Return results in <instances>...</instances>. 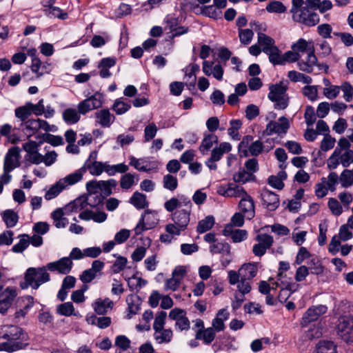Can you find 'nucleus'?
Instances as JSON below:
<instances>
[{
  "label": "nucleus",
  "mask_w": 353,
  "mask_h": 353,
  "mask_svg": "<svg viewBox=\"0 0 353 353\" xmlns=\"http://www.w3.org/2000/svg\"><path fill=\"white\" fill-rule=\"evenodd\" d=\"M327 307L324 305L310 307L304 314L302 318L301 325L305 326L308 323L318 320L321 315L327 312Z\"/></svg>",
  "instance_id": "5701e85b"
},
{
  "label": "nucleus",
  "mask_w": 353,
  "mask_h": 353,
  "mask_svg": "<svg viewBox=\"0 0 353 353\" xmlns=\"http://www.w3.org/2000/svg\"><path fill=\"white\" fill-rule=\"evenodd\" d=\"M159 222V218L157 211L145 210L134 228L135 236L141 235L144 231L154 228Z\"/></svg>",
  "instance_id": "0eeeda50"
},
{
  "label": "nucleus",
  "mask_w": 353,
  "mask_h": 353,
  "mask_svg": "<svg viewBox=\"0 0 353 353\" xmlns=\"http://www.w3.org/2000/svg\"><path fill=\"white\" fill-rule=\"evenodd\" d=\"M97 158L98 152L97 150L91 151L83 165L85 173L88 171L91 175L98 176L103 172L104 161H99Z\"/></svg>",
  "instance_id": "4468645a"
},
{
  "label": "nucleus",
  "mask_w": 353,
  "mask_h": 353,
  "mask_svg": "<svg viewBox=\"0 0 353 353\" xmlns=\"http://www.w3.org/2000/svg\"><path fill=\"white\" fill-rule=\"evenodd\" d=\"M19 152L17 148H13L8 150L4 159L3 169L7 171H12L19 165Z\"/></svg>",
  "instance_id": "c756f323"
},
{
  "label": "nucleus",
  "mask_w": 353,
  "mask_h": 353,
  "mask_svg": "<svg viewBox=\"0 0 353 353\" xmlns=\"http://www.w3.org/2000/svg\"><path fill=\"white\" fill-rule=\"evenodd\" d=\"M169 318L175 321V329L178 331H188L190 322L186 316V312L180 308H174L169 313Z\"/></svg>",
  "instance_id": "aec40b11"
},
{
  "label": "nucleus",
  "mask_w": 353,
  "mask_h": 353,
  "mask_svg": "<svg viewBox=\"0 0 353 353\" xmlns=\"http://www.w3.org/2000/svg\"><path fill=\"white\" fill-rule=\"evenodd\" d=\"M163 188L173 192L178 187V181L176 176L172 174H166L163 178Z\"/></svg>",
  "instance_id": "e2e57ef3"
},
{
  "label": "nucleus",
  "mask_w": 353,
  "mask_h": 353,
  "mask_svg": "<svg viewBox=\"0 0 353 353\" xmlns=\"http://www.w3.org/2000/svg\"><path fill=\"white\" fill-rule=\"evenodd\" d=\"M255 239L257 243L253 245L252 252L256 256L259 257L263 256L274 243L273 237L265 233L257 234Z\"/></svg>",
  "instance_id": "f3484780"
},
{
  "label": "nucleus",
  "mask_w": 353,
  "mask_h": 353,
  "mask_svg": "<svg viewBox=\"0 0 353 353\" xmlns=\"http://www.w3.org/2000/svg\"><path fill=\"white\" fill-rule=\"evenodd\" d=\"M185 274V270L183 267L175 268L172 272V278L167 279L165 281V288L172 291L177 290Z\"/></svg>",
  "instance_id": "a878e982"
},
{
  "label": "nucleus",
  "mask_w": 353,
  "mask_h": 353,
  "mask_svg": "<svg viewBox=\"0 0 353 353\" xmlns=\"http://www.w3.org/2000/svg\"><path fill=\"white\" fill-rule=\"evenodd\" d=\"M2 219L6 227L11 228L17 225L19 221V216L13 210H6L2 213Z\"/></svg>",
  "instance_id": "de8ad7c7"
},
{
  "label": "nucleus",
  "mask_w": 353,
  "mask_h": 353,
  "mask_svg": "<svg viewBox=\"0 0 353 353\" xmlns=\"http://www.w3.org/2000/svg\"><path fill=\"white\" fill-rule=\"evenodd\" d=\"M257 263H249L243 264L241 268V278L251 281L256 276L258 272Z\"/></svg>",
  "instance_id": "f704fd0d"
},
{
  "label": "nucleus",
  "mask_w": 353,
  "mask_h": 353,
  "mask_svg": "<svg viewBox=\"0 0 353 353\" xmlns=\"http://www.w3.org/2000/svg\"><path fill=\"white\" fill-rule=\"evenodd\" d=\"M64 189L65 188L62 185V182L59 181L46 192L44 197L48 201L51 200L57 197Z\"/></svg>",
  "instance_id": "052dcab7"
},
{
  "label": "nucleus",
  "mask_w": 353,
  "mask_h": 353,
  "mask_svg": "<svg viewBox=\"0 0 353 353\" xmlns=\"http://www.w3.org/2000/svg\"><path fill=\"white\" fill-rule=\"evenodd\" d=\"M267 145H264L260 140L253 141L252 135L244 136L239 143L238 150L241 156L248 157L250 155L257 157L264 152H269L274 146V142L272 139H267L265 141Z\"/></svg>",
  "instance_id": "7ed1b4c3"
},
{
  "label": "nucleus",
  "mask_w": 353,
  "mask_h": 353,
  "mask_svg": "<svg viewBox=\"0 0 353 353\" xmlns=\"http://www.w3.org/2000/svg\"><path fill=\"white\" fill-rule=\"evenodd\" d=\"M230 128L228 130V134L232 139L239 141L241 139V135L239 133V130L242 126V122L239 119H232L230 121Z\"/></svg>",
  "instance_id": "6e6d98bb"
},
{
  "label": "nucleus",
  "mask_w": 353,
  "mask_h": 353,
  "mask_svg": "<svg viewBox=\"0 0 353 353\" xmlns=\"http://www.w3.org/2000/svg\"><path fill=\"white\" fill-rule=\"evenodd\" d=\"M18 295L16 287L8 286L6 288L0 284V313L5 314L11 307Z\"/></svg>",
  "instance_id": "9d476101"
},
{
  "label": "nucleus",
  "mask_w": 353,
  "mask_h": 353,
  "mask_svg": "<svg viewBox=\"0 0 353 353\" xmlns=\"http://www.w3.org/2000/svg\"><path fill=\"white\" fill-rule=\"evenodd\" d=\"M46 16L50 18H58L59 19L65 20L68 19V14L67 12H63L62 9L59 7H53L51 10L43 9Z\"/></svg>",
  "instance_id": "bf43d9fd"
},
{
  "label": "nucleus",
  "mask_w": 353,
  "mask_h": 353,
  "mask_svg": "<svg viewBox=\"0 0 353 353\" xmlns=\"http://www.w3.org/2000/svg\"><path fill=\"white\" fill-rule=\"evenodd\" d=\"M46 266L39 268H28L23 276V281H21L19 286L22 290L32 288L37 290L42 284L50 281V274Z\"/></svg>",
  "instance_id": "39448f33"
},
{
  "label": "nucleus",
  "mask_w": 353,
  "mask_h": 353,
  "mask_svg": "<svg viewBox=\"0 0 353 353\" xmlns=\"http://www.w3.org/2000/svg\"><path fill=\"white\" fill-rule=\"evenodd\" d=\"M2 338L7 341L0 343V351L13 352L23 349L27 345L25 343L28 340L27 334L17 325L9 326Z\"/></svg>",
  "instance_id": "f03ea898"
},
{
  "label": "nucleus",
  "mask_w": 353,
  "mask_h": 353,
  "mask_svg": "<svg viewBox=\"0 0 353 353\" xmlns=\"http://www.w3.org/2000/svg\"><path fill=\"white\" fill-rule=\"evenodd\" d=\"M264 53L268 56L270 62L274 65H283V54L277 46L273 47L271 50L265 49Z\"/></svg>",
  "instance_id": "79ce46f5"
},
{
  "label": "nucleus",
  "mask_w": 353,
  "mask_h": 353,
  "mask_svg": "<svg viewBox=\"0 0 353 353\" xmlns=\"http://www.w3.org/2000/svg\"><path fill=\"white\" fill-rule=\"evenodd\" d=\"M79 109L68 108L63 110L62 113L63 120L68 125H73L79 122L81 116Z\"/></svg>",
  "instance_id": "e433bc0d"
},
{
  "label": "nucleus",
  "mask_w": 353,
  "mask_h": 353,
  "mask_svg": "<svg viewBox=\"0 0 353 353\" xmlns=\"http://www.w3.org/2000/svg\"><path fill=\"white\" fill-rule=\"evenodd\" d=\"M114 306V303L109 298L97 299L92 303L94 311L99 315H103L110 311Z\"/></svg>",
  "instance_id": "c85d7f7f"
},
{
  "label": "nucleus",
  "mask_w": 353,
  "mask_h": 353,
  "mask_svg": "<svg viewBox=\"0 0 353 353\" xmlns=\"http://www.w3.org/2000/svg\"><path fill=\"white\" fill-rule=\"evenodd\" d=\"M95 122L102 128H110L115 120V117L108 109H101L94 113Z\"/></svg>",
  "instance_id": "bb28decb"
},
{
  "label": "nucleus",
  "mask_w": 353,
  "mask_h": 353,
  "mask_svg": "<svg viewBox=\"0 0 353 353\" xmlns=\"http://www.w3.org/2000/svg\"><path fill=\"white\" fill-rule=\"evenodd\" d=\"M211 49L209 46L203 45L201 48L199 57L205 59L210 56ZM202 70L206 76H213L218 81L223 80V68L220 63L214 64L213 61L204 60Z\"/></svg>",
  "instance_id": "423d86ee"
},
{
  "label": "nucleus",
  "mask_w": 353,
  "mask_h": 353,
  "mask_svg": "<svg viewBox=\"0 0 353 353\" xmlns=\"http://www.w3.org/2000/svg\"><path fill=\"white\" fill-rule=\"evenodd\" d=\"M269 90L268 99L275 103V109H285L288 106V97L286 94L287 87L283 83L273 84L270 86Z\"/></svg>",
  "instance_id": "6e6552de"
},
{
  "label": "nucleus",
  "mask_w": 353,
  "mask_h": 353,
  "mask_svg": "<svg viewBox=\"0 0 353 353\" xmlns=\"http://www.w3.org/2000/svg\"><path fill=\"white\" fill-rule=\"evenodd\" d=\"M238 208L248 220H251L254 217L255 203L254 199L248 192L241 198Z\"/></svg>",
  "instance_id": "412c9836"
},
{
  "label": "nucleus",
  "mask_w": 353,
  "mask_h": 353,
  "mask_svg": "<svg viewBox=\"0 0 353 353\" xmlns=\"http://www.w3.org/2000/svg\"><path fill=\"white\" fill-rule=\"evenodd\" d=\"M327 206L332 214L335 216H340L343 212L342 205L335 198H330L328 199Z\"/></svg>",
  "instance_id": "338daca9"
},
{
  "label": "nucleus",
  "mask_w": 353,
  "mask_h": 353,
  "mask_svg": "<svg viewBox=\"0 0 353 353\" xmlns=\"http://www.w3.org/2000/svg\"><path fill=\"white\" fill-rule=\"evenodd\" d=\"M126 303L128 304V314L125 316L127 319H130L137 314L141 310V299L137 294H130L126 297Z\"/></svg>",
  "instance_id": "cd10ccee"
},
{
  "label": "nucleus",
  "mask_w": 353,
  "mask_h": 353,
  "mask_svg": "<svg viewBox=\"0 0 353 353\" xmlns=\"http://www.w3.org/2000/svg\"><path fill=\"white\" fill-rule=\"evenodd\" d=\"M14 114L17 118L24 123L28 120L32 112L28 103H26L25 105L17 108L14 110Z\"/></svg>",
  "instance_id": "680f3d73"
},
{
  "label": "nucleus",
  "mask_w": 353,
  "mask_h": 353,
  "mask_svg": "<svg viewBox=\"0 0 353 353\" xmlns=\"http://www.w3.org/2000/svg\"><path fill=\"white\" fill-rule=\"evenodd\" d=\"M233 179L236 183H245L247 182L254 181L255 176L251 174V172H248L245 169H241L233 175Z\"/></svg>",
  "instance_id": "13d9d810"
},
{
  "label": "nucleus",
  "mask_w": 353,
  "mask_h": 353,
  "mask_svg": "<svg viewBox=\"0 0 353 353\" xmlns=\"http://www.w3.org/2000/svg\"><path fill=\"white\" fill-rule=\"evenodd\" d=\"M129 159V165L140 172H150L157 170L159 166L158 161L153 159L152 157L137 159L134 156H130Z\"/></svg>",
  "instance_id": "dca6fc26"
},
{
  "label": "nucleus",
  "mask_w": 353,
  "mask_h": 353,
  "mask_svg": "<svg viewBox=\"0 0 353 353\" xmlns=\"http://www.w3.org/2000/svg\"><path fill=\"white\" fill-rule=\"evenodd\" d=\"M138 180V176L136 174L126 172L120 179V186L123 190H128L136 185Z\"/></svg>",
  "instance_id": "37998d69"
},
{
  "label": "nucleus",
  "mask_w": 353,
  "mask_h": 353,
  "mask_svg": "<svg viewBox=\"0 0 353 353\" xmlns=\"http://www.w3.org/2000/svg\"><path fill=\"white\" fill-rule=\"evenodd\" d=\"M154 339L158 344L169 343L173 338V332L171 329H159L154 330Z\"/></svg>",
  "instance_id": "2f4dec72"
},
{
  "label": "nucleus",
  "mask_w": 353,
  "mask_h": 353,
  "mask_svg": "<svg viewBox=\"0 0 353 353\" xmlns=\"http://www.w3.org/2000/svg\"><path fill=\"white\" fill-rule=\"evenodd\" d=\"M131 108V104L128 101L121 97L115 100L112 109L116 112L117 114H123L128 112Z\"/></svg>",
  "instance_id": "09e8293b"
},
{
  "label": "nucleus",
  "mask_w": 353,
  "mask_h": 353,
  "mask_svg": "<svg viewBox=\"0 0 353 353\" xmlns=\"http://www.w3.org/2000/svg\"><path fill=\"white\" fill-rule=\"evenodd\" d=\"M339 183V175L335 172H331L327 177H322L320 182L315 185L314 194L318 199L327 196L329 190L334 192Z\"/></svg>",
  "instance_id": "1a4fd4ad"
},
{
  "label": "nucleus",
  "mask_w": 353,
  "mask_h": 353,
  "mask_svg": "<svg viewBox=\"0 0 353 353\" xmlns=\"http://www.w3.org/2000/svg\"><path fill=\"white\" fill-rule=\"evenodd\" d=\"M290 13L294 22L308 27L316 26L320 20L319 15L305 6L303 0H292Z\"/></svg>",
  "instance_id": "20e7f679"
},
{
  "label": "nucleus",
  "mask_w": 353,
  "mask_h": 353,
  "mask_svg": "<svg viewBox=\"0 0 353 353\" xmlns=\"http://www.w3.org/2000/svg\"><path fill=\"white\" fill-rule=\"evenodd\" d=\"M297 64L300 70L307 73H312L315 66H318L321 69L318 64V59L315 55L314 47L309 49L305 58L299 59Z\"/></svg>",
  "instance_id": "4be33fe9"
},
{
  "label": "nucleus",
  "mask_w": 353,
  "mask_h": 353,
  "mask_svg": "<svg viewBox=\"0 0 353 353\" xmlns=\"http://www.w3.org/2000/svg\"><path fill=\"white\" fill-rule=\"evenodd\" d=\"M163 207L168 212H172V220L181 229H186L190 220L192 203L185 194H178L166 201Z\"/></svg>",
  "instance_id": "f257e3e1"
},
{
  "label": "nucleus",
  "mask_w": 353,
  "mask_h": 353,
  "mask_svg": "<svg viewBox=\"0 0 353 353\" xmlns=\"http://www.w3.org/2000/svg\"><path fill=\"white\" fill-rule=\"evenodd\" d=\"M217 193L225 197L241 198L247 192L245 189L234 183L221 184L217 187Z\"/></svg>",
  "instance_id": "6ab92c4d"
},
{
  "label": "nucleus",
  "mask_w": 353,
  "mask_h": 353,
  "mask_svg": "<svg viewBox=\"0 0 353 353\" xmlns=\"http://www.w3.org/2000/svg\"><path fill=\"white\" fill-rule=\"evenodd\" d=\"M343 93V99L347 102H350L353 98V86L350 83L345 81L340 85V91Z\"/></svg>",
  "instance_id": "774afa93"
},
{
  "label": "nucleus",
  "mask_w": 353,
  "mask_h": 353,
  "mask_svg": "<svg viewBox=\"0 0 353 353\" xmlns=\"http://www.w3.org/2000/svg\"><path fill=\"white\" fill-rule=\"evenodd\" d=\"M84 174V168H83L82 166L74 172L68 174L65 178L59 181L62 182V185H64V188H65L68 185H72L80 181Z\"/></svg>",
  "instance_id": "4c0bfd02"
},
{
  "label": "nucleus",
  "mask_w": 353,
  "mask_h": 353,
  "mask_svg": "<svg viewBox=\"0 0 353 353\" xmlns=\"http://www.w3.org/2000/svg\"><path fill=\"white\" fill-rule=\"evenodd\" d=\"M290 127L289 119L285 117H281L278 122L271 121L265 128L263 133L266 135H272L273 134H278L281 136L285 134Z\"/></svg>",
  "instance_id": "a211bd4d"
},
{
  "label": "nucleus",
  "mask_w": 353,
  "mask_h": 353,
  "mask_svg": "<svg viewBox=\"0 0 353 353\" xmlns=\"http://www.w3.org/2000/svg\"><path fill=\"white\" fill-rule=\"evenodd\" d=\"M323 82L325 88L323 93L324 96L328 99H336L340 93V86L331 84L330 81L326 79H324Z\"/></svg>",
  "instance_id": "a19ab883"
},
{
  "label": "nucleus",
  "mask_w": 353,
  "mask_h": 353,
  "mask_svg": "<svg viewBox=\"0 0 353 353\" xmlns=\"http://www.w3.org/2000/svg\"><path fill=\"white\" fill-rule=\"evenodd\" d=\"M195 337L196 339L202 341L203 344L208 345L214 340L216 332L214 328L209 327L199 332H196Z\"/></svg>",
  "instance_id": "c9c22d12"
},
{
  "label": "nucleus",
  "mask_w": 353,
  "mask_h": 353,
  "mask_svg": "<svg viewBox=\"0 0 353 353\" xmlns=\"http://www.w3.org/2000/svg\"><path fill=\"white\" fill-rule=\"evenodd\" d=\"M86 189L88 192V195L85 198V203L87 205L95 208L101 205L103 201V196L99 194L97 191H92L90 186L86 183Z\"/></svg>",
  "instance_id": "58836bf2"
},
{
  "label": "nucleus",
  "mask_w": 353,
  "mask_h": 353,
  "mask_svg": "<svg viewBox=\"0 0 353 353\" xmlns=\"http://www.w3.org/2000/svg\"><path fill=\"white\" fill-rule=\"evenodd\" d=\"M338 336L345 343L353 344V318L343 316L336 326Z\"/></svg>",
  "instance_id": "9b49d317"
},
{
  "label": "nucleus",
  "mask_w": 353,
  "mask_h": 353,
  "mask_svg": "<svg viewBox=\"0 0 353 353\" xmlns=\"http://www.w3.org/2000/svg\"><path fill=\"white\" fill-rule=\"evenodd\" d=\"M129 203H131L137 210L145 209L148 207L149 202L147 200L146 195L136 191L130 198Z\"/></svg>",
  "instance_id": "473e14b6"
},
{
  "label": "nucleus",
  "mask_w": 353,
  "mask_h": 353,
  "mask_svg": "<svg viewBox=\"0 0 353 353\" xmlns=\"http://www.w3.org/2000/svg\"><path fill=\"white\" fill-rule=\"evenodd\" d=\"M103 101L104 97L103 94L96 92L92 96L79 103L77 108H79V112L82 114H85L90 110L101 107Z\"/></svg>",
  "instance_id": "f8f14e48"
},
{
  "label": "nucleus",
  "mask_w": 353,
  "mask_h": 353,
  "mask_svg": "<svg viewBox=\"0 0 353 353\" xmlns=\"http://www.w3.org/2000/svg\"><path fill=\"white\" fill-rule=\"evenodd\" d=\"M218 142V137L214 133H205L204 137L199 146V150L203 154H205L212 148L214 143Z\"/></svg>",
  "instance_id": "72a5a7b5"
},
{
  "label": "nucleus",
  "mask_w": 353,
  "mask_h": 353,
  "mask_svg": "<svg viewBox=\"0 0 353 353\" xmlns=\"http://www.w3.org/2000/svg\"><path fill=\"white\" fill-rule=\"evenodd\" d=\"M73 263L68 257H63L59 260L51 263H48L46 268L50 272H57L62 274H68L72 268Z\"/></svg>",
  "instance_id": "393cba45"
},
{
  "label": "nucleus",
  "mask_w": 353,
  "mask_h": 353,
  "mask_svg": "<svg viewBox=\"0 0 353 353\" xmlns=\"http://www.w3.org/2000/svg\"><path fill=\"white\" fill-rule=\"evenodd\" d=\"M232 150V145L228 142H222L211 152L210 157L205 161L206 166L210 170L217 169L216 162L220 161L223 154Z\"/></svg>",
  "instance_id": "ddd939ff"
},
{
  "label": "nucleus",
  "mask_w": 353,
  "mask_h": 353,
  "mask_svg": "<svg viewBox=\"0 0 353 353\" xmlns=\"http://www.w3.org/2000/svg\"><path fill=\"white\" fill-rule=\"evenodd\" d=\"M158 128L154 123H150L144 129V142L152 141L156 136Z\"/></svg>",
  "instance_id": "69168bd1"
},
{
  "label": "nucleus",
  "mask_w": 353,
  "mask_h": 353,
  "mask_svg": "<svg viewBox=\"0 0 353 353\" xmlns=\"http://www.w3.org/2000/svg\"><path fill=\"white\" fill-rule=\"evenodd\" d=\"M19 241L14 245L12 251L14 253H22L30 245V236L26 234L18 236Z\"/></svg>",
  "instance_id": "8fccbe9b"
},
{
  "label": "nucleus",
  "mask_w": 353,
  "mask_h": 353,
  "mask_svg": "<svg viewBox=\"0 0 353 353\" xmlns=\"http://www.w3.org/2000/svg\"><path fill=\"white\" fill-rule=\"evenodd\" d=\"M258 43L261 46L263 52L265 49L268 51L276 46L274 40L262 32H258Z\"/></svg>",
  "instance_id": "3c124183"
},
{
  "label": "nucleus",
  "mask_w": 353,
  "mask_h": 353,
  "mask_svg": "<svg viewBox=\"0 0 353 353\" xmlns=\"http://www.w3.org/2000/svg\"><path fill=\"white\" fill-rule=\"evenodd\" d=\"M316 351V353H337L336 345L330 341H319Z\"/></svg>",
  "instance_id": "603ef678"
},
{
  "label": "nucleus",
  "mask_w": 353,
  "mask_h": 353,
  "mask_svg": "<svg viewBox=\"0 0 353 353\" xmlns=\"http://www.w3.org/2000/svg\"><path fill=\"white\" fill-rule=\"evenodd\" d=\"M230 314L226 309H221L218 311L215 318L212 319V327L216 332H222L225 329V321L229 318Z\"/></svg>",
  "instance_id": "7c9ffc66"
},
{
  "label": "nucleus",
  "mask_w": 353,
  "mask_h": 353,
  "mask_svg": "<svg viewBox=\"0 0 353 353\" xmlns=\"http://www.w3.org/2000/svg\"><path fill=\"white\" fill-rule=\"evenodd\" d=\"M92 191H97L99 194L105 197L112 193V189L117 185V181L114 179H110L107 181L92 180L87 183Z\"/></svg>",
  "instance_id": "2eb2a0df"
},
{
  "label": "nucleus",
  "mask_w": 353,
  "mask_h": 353,
  "mask_svg": "<svg viewBox=\"0 0 353 353\" xmlns=\"http://www.w3.org/2000/svg\"><path fill=\"white\" fill-rule=\"evenodd\" d=\"M339 183L344 188L352 186L353 184V170L345 169L339 176Z\"/></svg>",
  "instance_id": "4d7b16f0"
},
{
  "label": "nucleus",
  "mask_w": 353,
  "mask_h": 353,
  "mask_svg": "<svg viewBox=\"0 0 353 353\" xmlns=\"http://www.w3.org/2000/svg\"><path fill=\"white\" fill-rule=\"evenodd\" d=\"M57 312L61 316H70L74 314V307L72 302H66L59 305Z\"/></svg>",
  "instance_id": "0e129e2a"
},
{
  "label": "nucleus",
  "mask_w": 353,
  "mask_h": 353,
  "mask_svg": "<svg viewBox=\"0 0 353 353\" xmlns=\"http://www.w3.org/2000/svg\"><path fill=\"white\" fill-rule=\"evenodd\" d=\"M63 209L57 208L51 213V218L54 221V226L57 228H63L68 223V220L63 217Z\"/></svg>",
  "instance_id": "c03bdc74"
},
{
  "label": "nucleus",
  "mask_w": 353,
  "mask_h": 353,
  "mask_svg": "<svg viewBox=\"0 0 353 353\" xmlns=\"http://www.w3.org/2000/svg\"><path fill=\"white\" fill-rule=\"evenodd\" d=\"M265 10L269 13L283 14L286 12L287 7L281 1L273 0L267 4Z\"/></svg>",
  "instance_id": "864d4df0"
},
{
  "label": "nucleus",
  "mask_w": 353,
  "mask_h": 353,
  "mask_svg": "<svg viewBox=\"0 0 353 353\" xmlns=\"http://www.w3.org/2000/svg\"><path fill=\"white\" fill-rule=\"evenodd\" d=\"M86 206L85 198L79 197L68 203L64 209L66 212H78L82 211Z\"/></svg>",
  "instance_id": "a18cd8bd"
},
{
  "label": "nucleus",
  "mask_w": 353,
  "mask_h": 353,
  "mask_svg": "<svg viewBox=\"0 0 353 353\" xmlns=\"http://www.w3.org/2000/svg\"><path fill=\"white\" fill-rule=\"evenodd\" d=\"M199 70V66L197 64H190L183 69L185 72V79L190 87H194L196 84V72Z\"/></svg>",
  "instance_id": "ea45409f"
},
{
  "label": "nucleus",
  "mask_w": 353,
  "mask_h": 353,
  "mask_svg": "<svg viewBox=\"0 0 353 353\" xmlns=\"http://www.w3.org/2000/svg\"><path fill=\"white\" fill-rule=\"evenodd\" d=\"M215 220L213 216H207L205 219L199 221L196 231L199 234L204 233L210 230L214 225Z\"/></svg>",
  "instance_id": "5fc2aeb1"
},
{
  "label": "nucleus",
  "mask_w": 353,
  "mask_h": 353,
  "mask_svg": "<svg viewBox=\"0 0 353 353\" xmlns=\"http://www.w3.org/2000/svg\"><path fill=\"white\" fill-rule=\"evenodd\" d=\"M21 126L23 127V132L28 138L34 135L39 131L37 119H28L21 124Z\"/></svg>",
  "instance_id": "49530a36"
},
{
  "label": "nucleus",
  "mask_w": 353,
  "mask_h": 353,
  "mask_svg": "<svg viewBox=\"0 0 353 353\" xmlns=\"http://www.w3.org/2000/svg\"><path fill=\"white\" fill-rule=\"evenodd\" d=\"M263 205L270 211L276 210L280 204L279 196L272 191L264 188L261 194Z\"/></svg>",
  "instance_id": "b1692460"
}]
</instances>
